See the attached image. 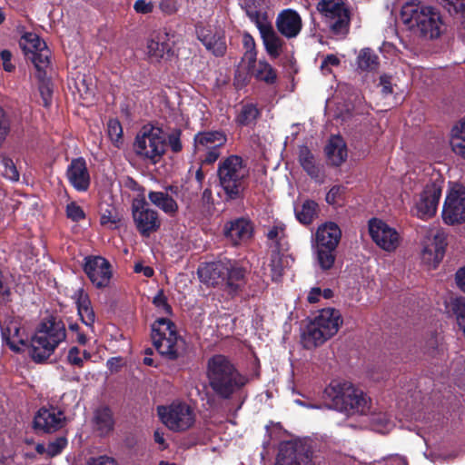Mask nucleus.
Segmentation results:
<instances>
[{
  "label": "nucleus",
  "mask_w": 465,
  "mask_h": 465,
  "mask_svg": "<svg viewBox=\"0 0 465 465\" xmlns=\"http://www.w3.org/2000/svg\"><path fill=\"white\" fill-rule=\"evenodd\" d=\"M226 142V134L219 130L198 132L193 137V146L198 152L213 147L220 148Z\"/></svg>",
  "instance_id": "28"
},
{
  "label": "nucleus",
  "mask_w": 465,
  "mask_h": 465,
  "mask_svg": "<svg viewBox=\"0 0 465 465\" xmlns=\"http://www.w3.org/2000/svg\"><path fill=\"white\" fill-rule=\"evenodd\" d=\"M206 376L210 388L222 400H231L249 382L248 377L223 354H214L208 359Z\"/></svg>",
  "instance_id": "1"
},
{
  "label": "nucleus",
  "mask_w": 465,
  "mask_h": 465,
  "mask_svg": "<svg viewBox=\"0 0 465 465\" xmlns=\"http://www.w3.org/2000/svg\"><path fill=\"white\" fill-rule=\"evenodd\" d=\"M315 238L316 245L337 248L341 238V231L335 223H325L317 229Z\"/></svg>",
  "instance_id": "29"
},
{
  "label": "nucleus",
  "mask_w": 465,
  "mask_h": 465,
  "mask_svg": "<svg viewBox=\"0 0 465 465\" xmlns=\"http://www.w3.org/2000/svg\"><path fill=\"white\" fill-rule=\"evenodd\" d=\"M262 116L258 104L242 100L235 107L234 123L238 127L253 128Z\"/></svg>",
  "instance_id": "26"
},
{
  "label": "nucleus",
  "mask_w": 465,
  "mask_h": 465,
  "mask_svg": "<svg viewBox=\"0 0 465 465\" xmlns=\"http://www.w3.org/2000/svg\"><path fill=\"white\" fill-rule=\"evenodd\" d=\"M1 164L4 166V176L12 181L19 180V173L16 169V166L14 163V161L7 157L4 156L1 159Z\"/></svg>",
  "instance_id": "47"
},
{
  "label": "nucleus",
  "mask_w": 465,
  "mask_h": 465,
  "mask_svg": "<svg viewBox=\"0 0 465 465\" xmlns=\"http://www.w3.org/2000/svg\"><path fill=\"white\" fill-rule=\"evenodd\" d=\"M341 323L342 319L339 310L334 308L322 309L302 333L303 347L311 350L323 344L337 333Z\"/></svg>",
  "instance_id": "7"
},
{
  "label": "nucleus",
  "mask_w": 465,
  "mask_h": 465,
  "mask_svg": "<svg viewBox=\"0 0 465 465\" xmlns=\"http://www.w3.org/2000/svg\"><path fill=\"white\" fill-rule=\"evenodd\" d=\"M160 10L167 15L175 14L178 11L179 5L177 0H161L159 4Z\"/></svg>",
  "instance_id": "57"
},
{
  "label": "nucleus",
  "mask_w": 465,
  "mask_h": 465,
  "mask_svg": "<svg viewBox=\"0 0 465 465\" xmlns=\"http://www.w3.org/2000/svg\"><path fill=\"white\" fill-rule=\"evenodd\" d=\"M182 130L180 128H174L172 132L167 135L166 141L172 150L173 153H177L183 150V144L181 142Z\"/></svg>",
  "instance_id": "49"
},
{
  "label": "nucleus",
  "mask_w": 465,
  "mask_h": 465,
  "mask_svg": "<svg viewBox=\"0 0 465 465\" xmlns=\"http://www.w3.org/2000/svg\"><path fill=\"white\" fill-rule=\"evenodd\" d=\"M70 184L78 192H86L91 183L86 161L83 157L74 158L66 170Z\"/></svg>",
  "instance_id": "21"
},
{
  "label": "nucleus",
  "mask_w": 465,
  "mask_h": 465,
  "mask_svg": "<svg viewBox=\"0 0 465 465\" xmlns=\"http://www.w3.org/2000/svg\"><path fill=\"white\" fill-rule=\"evenodd\" d=\"M400 17L409 30L425 39H437L446 30L440 10L420 1L406 2Z\"/></svg>",
  "instance_id": "2"
},
{
  "label": "nucleus",
  "mask_w": 465,
  "mask_h": 465,
  "mask_svg": "<svg viewBox=\"0 0 465 465\" xmlns=\"http://www.w3.org/2000/svg\"><path fill=\"white\" fill-rule=\"evenodd\" d=\"M65 338V324L60 318H44L30 341V357L36 363L45 362Z\"/></svg>",
  "instance_id": "5"
},
{
  "label": "nucleus",
  "mask_w": 465,
  "mask_h": 465,
  "mask_svg": "<svg viewBox=\"0 0 465 465\" xmlns=\"http://www.w3.org/2000/svg\"><path fill=\"white\" fill-rule=\"evenodd\" d=\"M450 146L456 154L465 159V121L453 127Z\"/></svg>",
  "instance_id": "39"
},
{
  "label": "nucleus",
  "mask_w": 465,
  "mask_h": 465,
  "mask_svg": "<svg viewBox=\"0 0 465 465\" xmlns=\"http://www.w3.org/2000/svg\"><path fill=\"white\" fill-rule=\"evenodd\" d=\"M157 413L162 422L175 432L185 431L195 422L193 410L185 402H173L168 406H158Z\"/></svg>",
  "instance_id": "11"
},
{
  "label": "nucleus",
  "mask_w": 465,
  "mask_h": 465,
  "mask_svg": "<svg viewBox=\"0 0 465 465\" xmlns=\"http://www.w3.org/2000/svg\"><path fill=\"white\" fill-rule=\"evenodd\" d=\"M0 58L3 63V68L5 72L11 73L15 70V66L12 64V53L7 50H2L0 52Z\"/></svg>",
  "instance_id": "63"
},
{
  "label": "nucleus",
  "mask_w": 465,
  "mask_h": 465,
  "mask_svg": "<svg viewBox=\"0 0 465 465\" xmlns=\"http://www.w3.org/2000/svg\"><path fill=\"white\" fill-rule=\"evenodd\" d=\"M248 71L257 81L264 82L266 84L272 85L277 81L276 70L265 60L256 61L255 65Z\"/></svg>",
  "instance_id": "34"
},
{
  "label": "nucleus",
  "mask_w": 465,
  "mask_h": 465,
  "mask_svg": "<svg viewBox=\"0 0 465 465\" xmlns=\"http://www.w3.org/2000/svg\"><path fill=\"white\" fill-rule=\"evenodd\" d=\"M357 69L361 72H373L379 68L380 58L371 48H362L356 59Z\"/></svg>",
  "instance_id": "36"
},
{
  "label": "nucleus",
  "mask_w": 465,
  "mask_h": 465,
  "mask_svg": "<svg viewBox=\"0 0 465 465\" xmlns=\"http://www.w3.org/2000/svg\"><path fill=\"white\" fill-rule=\"evenodd\" d=\"M217 177L223 191L225 202L244 198L249 169L240 155L231 154L223 158L218 163Z\"/></svg>",
  "instance_id": "6"
},
{
  "label": "nucleus",
  "mask_w": 465,
  "mask_h": 465,
  "mask_svg": "<svg viewBox=\"0 0 465 465\" xmlns=\"http://www.w3.org/2000/svg\"><path fill=\"white\" fill-rule=\"evenodd\" d=\"M67 361L71 365L78 368L84 367V359L80 357V349L76 346H73L69 349L67 354Z\"/></svg>",
  "instance_id": "54"
},
{
  "label": "nucleus",
  "mask_w": 465,
  "mask_h": 465,
  "mask_svg": "<svg viewBox=\"0 0 465 465\" xmlns=\"http://www.w3.org/2000/svg\"><path fill=\"white\" fill-rule=\"evenodd\" d=\"M263 0H243L242 8L252 23L259 29L271 23L268 20V14L263 11Z\"/></svg>",
  "instance_id": "31"
},
{
  "label": "nucleus",
  "mask_w": 465,
  "mask_h": 465,
  "mask_svg": "<svg viewBox=\"0 0 465 465\" xmlns=\"http://www.w3.org/2000/svg\"><path fill=\"white\" fill-rule=\"evenodd\" d=\"M83 271L97 289L107 287L113 276L111 263L99 255L86 256L83 264Z\"/></svg>",
  "instance_id": "15"
},
{
  "label": "nucleus",
  "mask_w": 465,
  "mask_h": 465,
  "mask_svg": "<svg viewBox=\"0 0 465 465\" xmlns=\"http://www.w3.org/2000/svg\"><path fill=\"white\" fill-rule=\"evenodd\" d=\"M94 422L101 436H105L114 428V414L110 407L102 406L94 411Z\"/></svg>",
  "instance_id": "33"
},
{
  "label": "nucleus",
  "mask_w": 465,
  "mask_h": 465,
  "mask_svg": "<svg viewBox=\"0 0 465 465\" xmlns=\"http://www.w3.org/2000/svg\"><path fill=\"white\" fill-rule=\"evenodd\" d=\"M447 244L443 232L438 231L432 237H427L421 251L422 262L430 268H437L445 255Z\"/></svg>",
  "instance_id": "18"
},
{
  "label": "nucleus",
  "mask_w": 465,
  "mask_h": 465,
  "mask_svg": "<svg viewBox=\"0 0 465 465\" xmlns=\"http://www.w3.org/2000/svg\"><path fill=\"white\" fill-rule=\"evenodd\" d=\"M298 162L312 179H318L320 177L321 167L316 163L314 154L307 145L299 146Z\"/></svg>",
  "instance_id": "32"
},
{
  "label": "nucleus",
  "mask_w": 465,
  "mask_h": 465,
  "mask_svg": "<svg viewBox=\"0 0 465 465\" xmlns=\"http://www.w3.org/2000/svg\"><path fill=\"white\" fill-rule=\"evenodd\" d=\"M224 236L233 244L238 245L246 242L252 236L253 226L252 222L246 218H236L224 225Z\"/></svg>",
  "instance_id": "23"
},
{
  "label": "nucleus",
  "mask_w": 465,
  "mask_h": 465,
  "mask_svg": "<svg viewBox=\"0 0 465 465\" xmlns=\"http://www.w3.org/2000/svg\"><path fill=\"white\" fill-rule=\"evenodd\" d=\"M442 219L446 224L465 223V190H451L444 202Z\"/></svg>",
  "instance_id": "17"
},
{
  "label": "nucleus",
  "mask_w": 465,
  "mask_h": 465,
  "mask_svg": "<svg viewBox=\"0 0 465 465\" xmlns=\"http://www.w3.org/2000/svg\"><path fill=\"white\" fill-rule=\"evenodd\" d=\"M31 60L37 71H45V68L50 64L51 51L45 45L44 47H40L35 52H32Z\"/></svg>",
  "instance_id": "43"
},
{
  "label": "nucleus",
  "mask_w": 465,
  "mask_h": 465,
  "mask_svg": "<svg viewBox=\"0 0 465 465\" xmlns=\"http://www.w3.org/2000/svg\"><path fill=\"white\" fill-rule=\"evenodd\" d=\"M369 232L372 241L387 252L394 251L400 243L398 232L381 220H370Z\"/></svg>",
  "instance_id": "16"
},
{
  "label": "nucleus",
  "mask_w": 465,
  "mask_h": 465,
  "mask_svg": "<svg viewBox=\"0 0 465 465\" xmlns=\"http://www.w3.org/2000/svg\"><path fill=\"white\" fill-rule=\"evenodd\" d=\"M322 398L328 409L347 416L365 415L370 411V398L349 381H331L323 390Z\"/></svg>",
  "instance_id": "4"
},
{
  "label": "nucleus",
  "mask_w": 465,
  "mask_h": 465,
  "mask_svg": "<svg viewBox=\"0 0 465 465\" xmlns=\"http://www.w3.org/2000/svg\"><path fill=\"white\" fill-rule=\"evenodd\" d=\"M89 465H116V463L113 458L100 456L98 458H92L89 461Z\"/></svg>",
  "instance_id": "64"
},
{
  "label": "nucleus",
  "mask_w": 465,
  "mask_h": 465,
  "mask_svg": "<svg viewBox=\"0 0 465 465\" xmlns=\"http://www.w3.org/2000/svg\"><path fill=\"white\" fill-rule=\"evenodd\" d=\"M313 450L308 441L289 442L280 449L279 465H312Z\"/></svg>",
  "instance_id": "14"
},
{
  "label": "nucleus",
  "mask_w": 465,
  "mask_h": 465,
  "mask_svg": "<svg viewBox=\"0 0 465 465\" xmlns=\"http://www.w3.org/2000/svg\"><path fill=\"white\" fill-rule=\"evenodd\" d=\"M201 205L203 212H210L213 208L214 202L213 197V192L211 188H205L202 193Z\"/></svg>",
  "instance_id": "56"
},
{
  "label": "nucleus",
  "mask_w": 465,
  "mask_h": 465,
  "mask_svg": "<svg viewBox=\"0 0 465 465\" xmlns=\"http://www.w3.org/2000/svg\"><path fill=\"white\" fill-rule=\"evenodd\" d=\"M122 221V215L118 209L110 204H106L104 208L100 206V223L103 226H107L110 229H116Z\"/></svg>",
  "instance_id": "38"
},
{
  "label": "nucleus",
  "mask_w": 465,
  "mask_h": 465,
  "mask_svg": "<svg viewBox=\"0 0 465 465\" xmlns=\"http://www.w3.org/2000/svg\"><path fill=\"white\" fill-rule=\"evenodd\" d=\"M147 54L152 62L170 60L173 50L165 32H157L147 41Z\"/></svg>",
  "instance_id": "24"
},
{
  "label": "nucleus",
  "mask_w": 465,
  "mask_h": 465,
  "mask_svg": "<svg viewBox=\"0 0 465 465\" xmlns=\"http://www.w3.org/2000/svg\"><path fill=\"white\" fill-rule=\"evenodd\" d=\"M207 152L200 156L201 164L210 165L214 163L218 158L220 157V148L213 147L211 149H206Z\"/></svg>",
  "instance_id": "55"
},
{
  "label": "nucleus",
  "mask_w": 465,
  "mask_h": 465,
  "mask_svg": "<svg viewBox=\"0 0 465 465\" xmlns=\"http://www.w3.org/2000/svg\"><path fill=\"white\" fill-rule=\"evenodd\" d=\"M39 92L43 100V105L45 107L50 106L53 95V90L50 85L46 83L41 84L39 86Z\"/></svg>",
  "instance_id": "60"
},
{
  "label": "nucleus",
  "mask_w": 465,
  "mask_h": 465,
  "mask_svg": "<svg viewBox=\"0 0 465 465\" xmlns=\"http://www.w3.org/2000/svg\"><path fill=\"white\" fill-rule=\"evenodd\" d=\"M168 192L177 194L178 187L175 185H169L166 188V192L150 191L148 193V199L154 206L159 208L165 214L170 217H174L178 213L179 206L176 200H174Z\"/></svg>",
  "instance_id": "25"
},
{
  "label": "nucleus",
  "mask_w": 465,
  "mask_h": 465,
  "mask_svg": "<svg viewBox=\"0 0 465 465\" xmlns=\"http://www.w3.org/2000/svg\"><path fill=\"white\" fill-rule=\"evenodd\" d=\"M271 278L272 282H278L283 275L282 259L278 252H272L270 261Z\"/></svg>",
  "instance_id": "45"
},
{
  "label": "nucleus",
  "mask_w": 465,
  "mask_h": 465,
  "mask_svg": "<svg viewBox=\"0 0 465 465\" xmlns=\"http://www.w3.org/2000/svg\"><path fill=\"white\" fill-rule=\"evenodd\" d=\"M344 193V187L341 185L332 186L326 194L325 200L329 204L336 203L337 200L341 197Z\"/></svg>",
  "instance_id": "58"
},
{
  "label": "nucleus",
  "mask_w": 465,
  "mask_h": 465,
  "mask_svg": "<svg viewBox=\"0 0 465 465\" xmlns=\"http://www.w3.org/2000/svg\"><path fill=\"white\" fill-rule=\"evenodd\" d=\"M123 184L126 189L137 193V196L135 198L145 197L144 187L139 184L133 177L126 176L123 181Z\"/></svg>",
  "instance_id": "52"
},
{
  "label": "nucleus",
  "mask_w": 465,
  "mask_h": 465,
  "mask_svg": "<svg viewBox=\"0 0 465 465\" xmlns=\"http://www.w3.org/2000/svg\"><path fill=\"white\" fill-rule=\"evenodd\" d=\"M379 85L381 86V92L384 96H388L393 93V87H392V84H391V75H388L386 74H381L380 76Z\"/></svg>",
  "instance_id": "59"
},
{
  "label": "nucleus",
  "mask_w": 465,
  "mask_h": 465,
  "mask_svg": "<svg viewBox=\"0 0 465 465\" xmlns=\"http://www.w3.org/2000/svg\"><path fill=\"white\" fill-rule=\"evenodd\" d=\"M317 11L324 16L330 32L342 38L346 37L351 26V10L341 0H321Z\"/></svg>",
  "instance_id": "10"
},
{
  "label": "nucleus",
  "mask_w": 465,
  "mask_h": 465,
  "mask_svg": "<svg viewBox=\"0 0 465 465\" xmlns=\"http://www.w3.org/2000/svg\"><path fill=\"white\" fill-rule=\"evenodd\" d=\"M197 274L206 285H223L224 291L231 296L239 295L247 283L246 270L231 260L202 263L197 269Z\"/></svg>",
  "instance_id": "3"
},
{
  "label": "nucleus",
  "mask_w": 465,
  "mask_h": 465,
  "mask_svg": "<svg viewBox=\"0 0 465 465\" xmlns=\"http://www.w3.org/2000/svg\"><path fill=\"white\" fill-rule=\"evenodd\" d=\"M46 43L35 33L27 32L24 34L19 41V45L25 54L35 52L41 46L44 47Z\"/></svg>",
  "instance_id": "41"
},
{
  "label": "nucleus",
  "mask_w": 465,
  "mask_h": 465,
  "mask_svg": "<svg viewBox=\"0 0 465 465\" xmlns=\"http://www.w3.org/2000/svg\"><path fill=\"white\" fill-rule=\"evenodd\" d=\"M67 445V440L64 437L56 438L55 440L49 442L47 447V454L54 457L60 454Z\"/></svg>",
  "instance_id": "51"
},
{
  "label": "nucleus",
  "mask_w": 465,
  "mask_h": 465,
  "mask_svg": "<svg viewBox=\"0 0 465 465\" xmlns=\"http://www.w3.org/2000/svg\"><path fill=\"white\" fill-rule=\"evenodd\" d=\"M107 132L110 139L117 143L123 137V128L117 119H110L107 124Z\"/></svg>",
  "instance_id": "50"
},
{
  "label": "nucleus",
  "mask_w": 465,
  "mask_h": 465,
  "mask_svg": "<svg viewBox=\"0 0 465 465\" xmlns=\"http://www.w3.org/2000/svg\"><path fill=\"white\" fill-rule=\"evenodd\" d=\"M286 227L282 223L273 224L266 233L268 240L274 243L275 250L273 252H281L282 241L285 238Z\"/></svg>",
  "instance_id": "44"
},
{
  "label": "nucleus",
  "mask_w": 465,
  "mask_h": 465,
  "mask_svg": "<svg viewBox=\"0 0 465 465\" xmlns=\"http://www.w3.org/2000/svg\"><path fill=\"white\" fill-rule=\"evenodd\" d=\"M264 48L272 59L280 56L283 45V40L276 34L271 23L258 29Z\"/></svg>",
  "instance_id": "30"
},
{
  "label": "nucleus",
  "mask_w": 465,
  "mask_h": 465,
  "mask_svg": "<svg viewBox=\"0 0 465 465\" xmlns=\"http://www.w3.org/2000/svg\"><path fill=\"white\" fill-rule=\"evenodd\" d=\"M65 213L66 217L75 223H78L85 218L84 211L75 202H71L66 205Z\"/></svg>",
  "instance_id": "48"
},
{
  "label": "nucleus",
  "mask_w": 465,
  "mask_h": 465,
  "mask_svg": "<svg viewBox=\"0 0 465 465\" xmlns=\"http://www.w3.org/2000/svg\"><path fill=\"white\" fill-rule=\"evenodd\" d=\"M441 191V187L435 183H429L424 187L415 204L416 215L419 218H430L436 213Z\"/></svg>",
  "instance_id": "20"
},
{
  "label": "nucleus",
  "mask_w": 465,
  "mask_h": 465,
  "mask_svg": "<svg viewBox=\"0 0 465 465\" xmlns=\"http://www.w3.org/2000/svg\"><path fill=\"white\" fill-rule=\"evenodd\" d=\"M152 302L160 313H164L166 315L173 314L172 306L168 303V299L163 289L158 291L156 295L153 298Z\"/></svg>",
  "instance_id": "46"
},
{
  "label": "nucleus",
  "mask_w": 465,
  "mask_h": 465,
  "mask_svg": "<svg viewBox=\"0 0 465 465\" xmlns=\"http://www.w3.org/2000/svg\"><path fill=\"white\" fill-rule=\"evenodd\" d=\"M131 210L135 228L141 236L149 237L160 229L159 213L149 207L145 197L134 198Z\"/></svg>",
  "instance_id": "12"
},
{
  "label": "nucleus",
  "mask_w": 465,
  "mask_h": 465,
  "mask_svg": "<svg viewBox=\"0 0 465 465\" xmlns=\"http://www.w3.org/2000/svg\"><path fill=\"white\" fill-rule=\"evenodd\" d=\"M153 344L167 360L174 361L180 356L179 344L183 340L178 335L176 325L167 318H158L151 326Z\"/></svg>",
  "instance_id": "9"
},
{
  "label": "nucleus",
  "mask_w": 465,
  "mask_h": 465,
  "mask_svg": "<svg viewBox=\"0 0 465 465\" xmlns=\"http://www.w3.org/2000/svg\"><path fill=\"white\" fill-rule=\"evenodd\" d=\"M76 295V308L83 323L86 326H93L95 321V314L91 306L88 294L83 289H79Z\"/></svg>",
  "instance_id": "35"
},
{
  "label": "nucleus",
  "mask_w": 465,
  "mask_h": 465,
  "mask_svg": "<svg viewBox=\"0 0 465 465\" xmlns=\"http://www.w3.org/2000/svg\"><path fill=\"white\" fill-rule=\"evenodd\" d=\"M64 412L57 408H40L34 418V429L45 433L54 432L64 426Z\"/></svg>",
  "instance_id": "19"
},
{
  "label": "nucleus",
  "mask_w": 465,
  "mask_h": 465,
  "mask_svg": "<svg viewBox=\"0 0 465 465\" xmlns=\"http://www.w3.org/2000/svg\"><path fill=\"white\" fill-rule=\"evenodd\" d=\"M324 153L331 166L339 167L347 159V145L340 134L331 135L325 147Z\"/></svg>",
  "instance_id": "27"
},
{
  "label": "nucleus",
  "mask_w": 465,
  "mask_h": 465,
  "mask_svg": "<svg viewBox=\"0 0 465 465\" xmlns=\"http://www.w3.org/2000/svg\"><path fill=\"white\" fill-rule=\"evenodd\" d=\"M276 27L284 37L295 38L302 28V17L293 9H284L277 15Z\"/></svg>",
  "instance_id": "22"
},
{
  "label": "nucleus",
  "mask_w": 465,
  "mask_h": 465,
  "mask_svg": "<svg viewBox=\"0 0 465 465\" xmlns=\"http://www.w3.org/2000/svg\"><path fill=\"white\" fill-rule=\"evenodd\" d=\"M134 9L138 14L147 15L153 11V5L152 2L146 0H136L134 5Z\"/></svg>",
  "instance_id": "62"
},
{
  "label": "nucleus",
  "mask_w": 465,
  "mask_h": 465,
  "mask_svg": "<svg viewBox=\"0 0 465 465\" xmlns=\"http://www.w3.org/2000/svg\"><path fill=\"white\" fill-rule=\"evenodd\" d=\"M442 5L449 13H463L465 11V0H440Z\"/></svg>",
  "instance_id": "53"
},
{
  "label": "nucleus",
  "mask_w": 465,
  "mask_h": 465,
  "mask_svg": "<svg viewBox=\"0 0 465 465\" xmlns=\"http://www.w3.org/2000/svg\"><path fill=\"white\" fill-rule=\"evenodd\" d=\"M242 45L245 49L244 58L248 61V69L255 65L257 50L254 38L248 32L242 34Z\"/></svg>",
  "instance_id": "42"
},
{
  "label": "nucleus",
  "mask_w": 465,
  "mask_h": 465,
  "mask_svg": "<svg viewBox=\"0 0 465 465\" xmlns=\"http://www.w3.org/2000/svg\"><path fill=\"white\" fill-rule=\"evenodd\" d=\"M336 249L316 245L317 261L322 271H328L332 268L336 260Z\"/></svg>",
  "instance_id": "40"
},
{
  "label": "nucleus",
  "mask_w": 465,
  "mask_h": 465,
  "mask_svg": "<svg viewBox=\"0 0 465 465\" xmlns=\"http://www.w3.org/2000/svg\"><path fill=\"white\" fill-rule=\"evenodd\" d=\"M135 154L155 164L160 162L166 152V138L163 129L153 124L143 125L134 142Z\"/></svg>",
  "instance_id": "8"
},
{
  "label": "nucleus",
  "mask_w": 465,
  "mask_h": 465,
  "mask_svg": "<svg viewBox=\"0 0 465 465\" xmlns=\"http://www.w3.org/2000/svg\"><path fill=\"white\" fill-rule=\"evenodd\" d=\"M2 334H3V338L5 341L6 344L15 352L21 351V348L19 347V344H21L23 346H28L27 341H25L23 339L15 340V338H10L9 336H6L5 331H3Z\"/></svg>",
  "instance_id": "61"
},
{
  "label": "nucleus",
  "mask_w": 465,
  "mask_h": 465,
  "mask_svg": "<svg viewBox=\"0 0 465 465\" xmlns=\"http://www.w3.org/2000/svg\"><path fill=\"white\" fill-rule=\"evenodd\" d=\"M294 213L300 223L310 225L318 217L319 205L313 200H306L301 207H295Z\"/></svg>",
  "instance_id": "37"
},
{
  "label": "nucleus",
  "mask_w": 465,
  "mask_h": 465,
  "mask_svg": "<svg viewBox=\"0 0 465 465\" xmlns=\"http://www.w3.org/2000/svg\"><path fill=\"white\" fill-rule=\"evenodd\" d=\"M195 34L197 40L214 57L222 58L226 55L228 45L223 28L198 24L195 25Z\"/></svg>",
  "instance_id": "13"
}]
</instances>
